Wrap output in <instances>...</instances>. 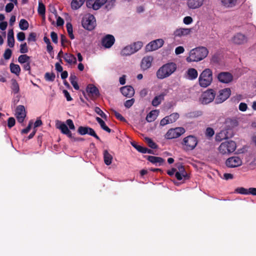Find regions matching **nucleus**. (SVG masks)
I'll list each match as a JSON object with an SVG mask.
<instances>
[{"label":"nucleus","instance_id":"nucleus-54","mask_svg":"<svg viewBox=\"0 0 256 256\" xmlns=\"http://www.w3.org/2000/svg\"><path fill=\"white\" fill-rule=\"evenodd\" d=\"M12 54V51L10 48H7L5 50L4 54V57L6 60H8L10 58Z\"/></svg>","mask_w":256,"mask_h":256},{"label":"nucleus","instance_id":"nucleus-64","mask_svg":"<svg viewBox=\"0 0 256 256\" xmlns=\"http://www.w3.org/2000/svg\"><path fill=\"white\" fill-rule=\"evenodd\" d=\"M238 108L242 112H245L248 108V106L246 103L240 102L239 104Z\"/></svg>","mask_w":256,"mask_h":256},{"label":"nucleus","instance_id":"nucleus-16","mask_svg":"<svg viewBox=\"0 0 256 256\" xmlns=\"http://www.w3.org/2000/svg\"><path fill=\"white\" fill-rule=\"evenodd\" d=\"M15 116L19 122L22 123L24 122L26 116V112L24 106L19 105L16 107Z\"/></svg>","mask_w":256,"mask_h":256},{"label":"nucleus","instance_id":"nucleus-39","mask_svg":"<svg viewBox=\"0 0 256 256\" xmlns=\"http://www.w3.org/2000/svg\"><path fill=\"white\" fill-rule=\"evenodd\" d=\"M11 88L14 94H18L19 92V85L16 80H12Z\"/></svg>","mask_w":256,"mask_h":256},{"label":"nucleus","instance_id":"nucleus-17","mask_svg":"<svg viewBox=\"0 0 256 256\" xmlns=\"http://www.w3.org/2000/svg\"><path fill=\"white\" fill-rule=\"evenodd\" d=\"M115 42L114 37L111 34H107L102 40V44L105 48H111Z\"/></svg>","mask_w":256,"mask_h":256},{"label":"nucleus","instance_id":"nucleus-46","mask_svg":"<svg viewBox=\"0 0 256 256\" xmlns=\"http://www.w3.org/2000/svg\"><path fill=\"white\" fill-rule=\"evenodd\" d=\"M249 188L247 189L243 187L238 188L236 189L235 191L236 192L242 194H248Z\"/></svg>","mask_w":256,"mask_h":256},{"label":"nucleus","instance_id":"nucleus-15","mask_svg":"<svg viewBox=\"0 0 256 256\" xmlns=\"http://www.w3.org/2000/svg\"><path fill=\"white\" fill-rule=\"evenodd\" d=\"M226 164L228 168L238 167L242 164V160L238 156H232L226 160Z\"/></svg>","mask_w":256,"mask_h":256},{"label":"nucleus","instance_id":"nucleus-10","mask_svg":"<svg viewBox=\"0 0 256 256\" xmlns=\"http://www.w3.org/2000/svg\"><path fill=\"white\" fill-rule=\"evenodd\" d=\"M231 94V90L230 88H225L219 91L218 94L216 98V104H220L227 100Z\"/></svg>","mask_w":256,"mask_h":256},{"label":"nucleus","instance_id":"nucleus-2","mask_svg":"<svg viewBox=\"0 0 256 256\" xmlns=\"http://www.w3.org/2000/svg\"><path fill=\"white\" fill-rule=\"evenodd\" d=\"M176 64L173 62H168L162 66L156 72V76L162 80L172 75L176 70Z\"/></svg>","mask_w":256,"mask_h":256},{"label":"nucleus","instance_id":"nucleus-59","mask_svg":"<svg viewBox=\"0 0 256 256\" xmlns=\"http://www.w3.org/2000/svg\"><path fill=\"white\" fill-rule=\"evenodd\" d=\"M50 36L53 42H54V44H58V38L57 34L54 32H52L50 33Z\"/></svg>","mask_w":256,"mask_h":256},{"label":"nucleus","instance_id":"nucleus-11","mask_svg":"<svg viewBox=\"0 0 256 256\" xmlns=\"http://www.w3.org/2000/svg\"><path fill=\"white\" fill-rule=\"evenodd\" d=\"M164 43V41L162 39H157L153 40L148 44L146 46V52H151L155 50L161 48Z\"/></svg>","mask_w":256,"mask_h":256},{"label":"nucleus","instance_id":"nucleus-6","mask_svg":"<svg viewBox=\"0 0 256 256\" xmlns=\"http://www.w3.org/2000/svg\"><path fill=\"white\" fill-rule=\"evenodd\" d=\"M82 24L84 29L92 30L96 26V18L92 14L85 16L82 19Z\"/></svg>","mask_w":256,"mask_h":256},{"label":"nucleus","instance_id":"nucleus-5","mask_svg":"<svg viewBox=\"0 0 256 256\" xmlns=\"http://www.w3.org/2000/svg\"><path fill=\"white\" fill-rule=\"evenodd\" d=\"M236 147V144L234 141H226L220 144L218 147V150L222 154H228L233 152Z\"/></svg>","mask_w":256,"mask_h":256},{"label":"nucleus","instance_id":"nucleus-20","mask_svg":"<svg viewBox=\"0 0 256 256\" xmlns=\"http://www.w3.org/2000/svg\"><path fill=\"white\" fill-rule=\"evenodd\" d=\"M222 6L226 8H232L241 2L240 0H220Z\"/></svg>","mask_w":256,"mask_h":256},{"label":"nucleus","instance_id":"nucleus-13","mask_svg":"<svg viewBox=\"0 0 256 256\" xmlns=\"http://www.w3.org/2000/svg\"><path fill=\"white\" fill-rule=\"evenodd\" d=\"M232 42L236 45L244 44L248 42L247 37L242 33H237L232 38Z\"/></svg>","mask_w":256,"mask_h":256},{"label":"nucleus","instance_id":"nucleus-14","mask_svg":"<svg viewBox=\"0 0 256 256\" xmlns=\"http://www.w3.org/2000/svg\"><path fill=\"white\" fill-rule=\"evenodd\" d=\"M217 78L220 82L228 84L233 80V76L229 72H220L217 76Z\"/></svg>","mask_w":256,"mask_h":256},{"label":"nucleus","instance_id":"nucleus-48","mask_svg":"<svg viewBox=\"0 0 256 256\" xmlns=\"http://www.w3.org/2000/svg\"><path fill=\"white\" fill-rule=\"evenodd\" d=\"M94 112L100 115L102 118L105 120L106 119V115L102 112V110L99 107H96L94 108Z\"/></svg>","mask_w":256,"mask_h":256},{"label":"nucleus","instance_id":"nucleus-57","mask_svg":"<svg viewBox=\"0 0 256 256\" xmlns=\"http://www.w3.org/2000/svg\"><path fill=\"white\" fill-rule=\"evenodd\" d=\"M112 112L116 117V118L122 122L126 121V119L120 114V113L117 112L115 110H112Z\"/></svg>","mask_w":256,"mask_h":256},{"label":"nucleus","instance_id":"nucleus-45","mask_svg":"<svg viewBox=\"0 0 256 256\" xmlns=\"http://www.w3.org/2000/svg\"><path fill=\"white\" fill-rule=\"evenodd\" d=\"M145 142L148 144V146L152 149L156 148L158 146L152 140L149 138H145Z\"/></svg>","mask_w":256,"mask_h":256},{"label":"nucleus","instance_id":"nucleus-38","mask_svg":"<svg viewBox=\"0 0 256 256\" xmlns=\"http://www.w3.org/2000/svg\"><path fill=\"white\" fill-rule=\"evenodd\" d=\"M29 24L28 21L24 19L20 20L19 23V26L22 30H26L28 28Z\"/></svg>","mask_w":256,"mask_h":256},{"label":"nucleus","instance_id":"nucleus-62","mask_svg":"<svg viewBox=\"0 0 256 256\" xmlns=\"http://www.w3.org/2000/svg\"><path fill=\"white\" fill-rule=\"evenodd\" d=\"M17 38L18 40L22 42L26 38L25 34L24 32H19L17 34Z\"/></svg>","mask_w":256,"mask_h":256},{"label":"nucleus","instance_id":"nucleus-50","mask_svg":"<svg viewBox=\"0 0 256 256\" xmlns=\"http://www.w3.org/2000/svg\"><path fill=\"white\" fill-rule=\"evenodd\" d=\"M20 51L22 54H26L28 52V49L26 42L20 44Z\"/></svg>","mask_w":256,"mask_h":256},{"label":"nucleus","instance_id":"nucleus-58","mask_svg":"<svg viewBox=\"0 0 256 256\" xmlns=\"http://www.w3.org/2000/svg\"><path fill=\"white\" fill-rule=\"evenodd\" d=\"M60 41L61 44L63 46H66L65 44L70 43V42L67 40L66 36L64 34H61L60 36Z\"/></svg>","mask_w":256,"mask_h":256},{"label":"nucleus","instance_id":"nucleus-3","mask_svg":"<svg viewBox=\"0 0 256 256\" xmlns=\"http://www.w3.org/2000/svg\"><path fill=\"white\" fill-rule=\"evenodd\" d=\"M213 80L212 72L210 68L204 69L198 78V83L202 88H206L210 85Z\"/></svg>","mask_w":256,"mask_h":256},{"label":"nucleus","instance_id":"nucleus-31","mask_svg":"<svg viewBox=\"0 0 256 256\" xmlns=\"http://www.w3.org/2000/svg\"><path fill=\"white\" fill-rule=\"evenodd\" d=\"M158 112L157 110H154L150 112L146 116V120L148 122H154L157 118Z\"/></svg>","mask_w":256,"mask_h":256},{"label":"nucleus","instance_id":"nucleus-60","mask_svg":"<svg viewBox=\"0 0 256 256\" xmlns=\"http://www.w3.org/2000/svg\"><path fill=\"white\" fill-rule=\"evenodd\" d=\"M108 0H95L94 2L97 5L98 7L97 8V10L100 9L102 6L104 4L106 3Z\"/></svg>","mask_w":256,"mask_h":256},{"label":"nucleus","instance_id":"nucleus-27","mask_svg":"<svg viewBox=\"0 0 256 256\" xmlns=\"http://www.w3.org/2000/svg\"><path fill=\"white\" fill-rule=\"evenodd\" d=\"M58 128L60 130L62 133L66 135L69 138H72V132L65 124L61 123Z\"/></svg>","mask_w":256,"mask_h":256},{"label":"nucleus","instance_id":"nucleus-30","mask_svg":"<svg viewBox=\"0 0 256 256\" xmlns=\"http://www.w3.org/2000/svg\"><path fill=\"white\" fill-rule=\"evenodd\" d=\"M86 0H72L71 2V8L74 10L80 8L84 4Z\"/></svg>","mask_w":256,"mask_h":256},{"label":"nucleus","instance_id":"nucleus-23","mask_svg":"<svg viewBox=\"0 0 256 256\" xmlns=\"http://www.w3.org/2000/svg\"><path fill=\"white\" fill-rule=\"evenodd\" d=\"M145 158L149 162L156 166H160L162 165L164 162V160L160 157L152 156H146Z\"/></svg>","mask_w":256,"mask_h":256},{"label":"nucleus","instance_id":"nucleus-51","mask_svg":"<svg viewBox=\"0 0 256 256\" xmlns=\"http://www.w3.org/2000/svg\"><path fill=\"white\" fill-rule=\"evenodd\" d=\"M116 1V0H109L108 1L107 0V2L106 3V8L108 10L112 9L114 6Z\"/></svg>","mask_w":256,"mask_h":256},{"label":"nucleus","instance_id":"nucleus-42","mask_svg":"<svg viewBox=\"0 0 256 256\" xmlns=\"http://www.w3.org/2000/svg\"><path fill=\"white\" fill-rule=\"evenodd\" d=\"M56 75L54 72H46L44 74V78L46 81L54 82Z\"/></svg>","mask_w":256,"mask_h":256},{"label":"nucleus","instance_id":"nucleus-4","mask_svg":"<svg viewBox=\"0 0 256 256\" xmlns=\"http://www.w3.org/2000/svg\"><path fill=\"white\" fill-rule=\"evenodd\" d=\"M198 143V138L194 136L190 135L185 137L181 144L184 150L190 151L194 150Z\"/></svg>","mask_w":256,"mask_h":256},{"label":"nucleus","instance_id":"nucleus-36","mask_svg":"<svg viewBox=\"0 0 256 256\" xmlns=\"http://www.w3.org/2000/svg\"><path fill=\"white\" fill-rule=\"evenodd\" d=\"M38 14L42 16H44L45 15L46 8H45V6L42 2V1L38 2Z\"/></svg>","mask_w":256,"mask_h":256},{"label":"nucleus","instance_id":"nucleus-33","mask_svg":"<svg viewBox=\"0 0 256 256\" xmlns=\"http://www.w3.org/2000/svg\"><path fill=\"white\" fill-rule=\"evenodd\" d=\"M104 158L106 165L109 166L112 164V156L109 154L107 150H105L104 152Z\"/></svg>","mask_w":256,"mask_h":256},{"label":"nucleus","instance_id":"nucleus-29","mask_svg":"<svg viewBox=\"0 0 256 256\" xmlns=\"http://www.w3.org/2000/svg\"><path fill=\"white\" fill-rule=\"evenodd\" d=\"M166 96L164 93H162L158 96H156L152 100V104L154 106H157L161 102L164 100V96Z\"/></svg>","mask_w":256,"mask_h":256},{"label":"nucleus","instance_id":"nucleus-22","mask_svg":"<svg viewBox=\"0 0 256 256\" xmlns=\"http://www.w3.org/2000/svg\"><path fill=\"white\" fill-rule=\"evenodd\" d=\"M120 92L122 95L128 98H131L134 94V88L130 86H126L121 88Z\"/></svg>","mask_w":256,"mask_h":256},{"label":"nucleus","instance_id":"nucleus-43","mask_svg":"<svg viewBox=\"0 0 256 256\" xmlns=\"http://www.w3.org/2000/svg\"><path fill=\"white\" fill-rule=\"evenodd\" d=\"M130 45L132 48L133 50H134V52H136L142 48L143 44L141 42H137Z\"/></svg>","mask_w":256,"mask_h":256},{"label":"nucleus","instance_id":"nucleus-19","mask_svg":"<svg viewBox=\"0 0 256 256\" xmlns=\"http://www.w3.org/2000/svg\"><path fill=\"white\" fill-rule=\"evenodd\" d=\"M86 91L91 98H96L99 96L100 92L98 88L92 84L88 85Z\"/></svg>","mask_w":256,"mask_h":256},{"label":"nucleus","instance_id":"nucleus-49","mask_svg":"<svg viewBox=\"0 0 256 256\" xmlns=\"http://www.w3.org/2000/svg\"><path fill=\"white\" fill-rule=\"evenodd\" d=\"M88 134L92 136H94L97 140L100 141V137L96 134V133L95 131L93 128L89 127Z\"/></svg>","mask_w":256,"mask_h":256},{"label":"nucleus","instance_id":"nucleus-32","mask_svg":"<svg viewBox=\"0 0 256 256\" xmlns=\"http://www.w3.org/2000/svg\"><path fill=\"white\" fill-rule=\"evenodd\" d=\"M134 53V50H133L131 45H129L124 47L121 51L120 54L123 56H127L132 54Z\"/></svg>","mask_w":256,"mask_h":256},{"label":"nucleus","instance_id":"nucleus-55","mask_svg":"<svg viewBox=\"0 0 256 256\" xmlns=\"http://www.w3.org/2000/svg\"><path fill=\"white\" fill-rule=\"evenodd\" d=\"M36 34L35 32H30L28 36V42H36Z\"/></svg>","mask_w":256,"mask_h":256},{"label":"nucleus","instance_id":"nucleus-1","mask_svg":"<svg viewBox=\"0 0 256 256\" xmlns=\"http://www.w3.org/2000/svg\"><path fill=\"white\" fill-rule=\"evenodd\" d=\"M208 50L204 46H200L190 50L189 56L186 58L188 62H199L206 57Z\"/></svg>","mask_w":256,"mask_h":256},{"label":"nucleus","instance_id":"nucleus-28","mask_svg":"<svg viewBox=\"0 0 256 256\" xmlns=\"http://www.w3.org/2000/svg\"><path fill=\"white\" fill-rule=\"evenodd\" d=\"M64 60L69 64H76V58L72 54L66 53L63 56Z\"/></svg>","mask_w":256,"mask_h":256},{"label":"nucleus","instance_id":"nucleus-34","mask_svg":"<svg viewBox=\"0 0 256 256\" xmlns=\"http://www.w3.org/2000/svg\"><path fill=\"white\" fill-rule=\"evenodd\" d=\"M10 68L12 73L19 76L20 72V68L19 65L11 63L10 65Z\"/></svg>","mask_w":256,"mask_h":256},{"label":"nucleus","instance_id":"nucleus-7","mask_svg":"<svg viewBox=\"0 0 256 256\" xmlns=\"http://www.w3.org/2000/svg\"><path fill=\"white\" fill-rule=\"evenodd\" d=\"M185 132V129L182 127L170 128L166 133L165 138L167 139L177 138L184 134Z\"/></svg>","mask_w":256,"mask_h":256},{"label":"nucleus","instance_id":"nucleus-61","mask_svg":"<svg viewBox=\"0 0 256 256\" xmlns=\"http://www.w3.org/2000/svg\"><path fill=\"white\" fill-rule=\"evenodd\" d=\"M14 5L12 2L8 3L5 8L6 12H11L12 10L14 9Z\"/></svg>","mask_w":256,"mask_h":256},{"label":"nucleus","instance_id":"nucleus-37","mask_svg":"<svg viewBox=\"0 0 256 256\" xmlns=\"http://www.w3.org/2000/svg\"><path fill=\"white\" fill-rule=\"evenodd\" d=\"M30 57L26 54L20 55L18 58V62L21 64H24L29 62Z\"/></svg>","mask_w":256,"mask_h":256},{"label":"nucleus","instance_id":"nucleus-63","mask_svg":"<svg viewBox=\"0 0 256 256\" xmlns=\"http://www.w3.org/2000/svg\"><path fill=\"white\" fill-rule=\"evenodd\" d=\"M8 45L10 47V48H13L14 46V38H12V37H9V38H8Z\"/></svg>","mask_w":256,"mask_h":256},{"label":"nucleus","instance_id":"nucleus-53","mask_svg":"<svg viewBox=\"0 0 256 256\" xmlns=\"http://www.w3.org/2000/svg\"><path fill=\"white\" fill-rule=\"evenodd\" d=\"M134 98H131L126 100L124 104V106L127 108H130L134 104Z\"/></svg>","mask_w":256,"mask_h":256},{"label":"nucleus","instance_id":"nucleus-9","mask_svg":"<svg viewBox=\"0 0 256 256\" xmlns=\"http://www.w3.org/2000/svg\"><path fill=\"white\" fill-rule=\"evenodd\" d=\"M176 168L178 171L176 172L175 176L178 180H181L183 178L186 180L190 178V174L186 172L184 166L181 164H178L176 165Z\"/></svg>","mask_w":256,"mask_h":256},{"label":"nucleus","instance_id":"nucleus-26","mask_svg":"<svg viewBox=\"0 0 256 256\" xmlns=\"http://www.w3.org/2000/svg\"><path fill=\"white\" fill-rule=\"evenodd\" d=\"M186 78L190 80L196 79L198 76L197 70L194 68H190L186 72Z\"/></svg>","mask_w":256,"mask_h":256},{"label":"nucleus","instance_id":"nucleus-47","mask_svg":"<svg viewBox=\"0 0 256 256\" xmlns=\"http://www.w3.org/2000/svg\"><path fill=\"white\" fill-rule=\"evenodd\" d=\"M202 112L201 110H198L193 112H190L188 114V116L190 118H198L202 116Z\"/></svg>","mask_w":256,"mask_h":256},{"label":"nucleus","instance_id":"nucleus-52","mask_svg":"<svg viewBox=\"0 0 256 256\" xmlns=\"http://www.w3.org/2000/svg\"><path fill=\"white\" fill-rule=\"evenodd\" d=\"M16 124V120L14 118L10 117L8 120V126L9 128L13 127Z\"/></svg>","mask_w":256,"mask_h":256},{"label":"nucleus","instance_id":"nucleus-44","mask_svg":"<svg viewBox=\"0 0 256 256\" xmlns=\"http://www.w3.org/2000/svg\"><path fill=\"white\" fill-rule=\"evenodd\" d=\"M88 126H80L78 129V132L82 136L88 133Z\"/></svg>","mask_w":256,"mask_h":256},{"label":"nucleus","instance_id":"nucleus-18","mask_svg":"<svg viewBox=\"0 0 256 256\" xmlns=\"http://www.w3.org/2000/svg\"><path fill=\"white\" fill-rule=\"evenodd\" d=\"M234 136V132L231 131H228L223 128L220 132L216 134V140L217 141L220 142L224 139H228L232 138Z\"/></svg>","mask_w":256,"mask_h":256},{"label":"nucleus","instance_id":"nucleus-35","mask_svg":"<svg viewBox=\"0 0 256 256\" xmlns=\"http://www.w3.org/2000/svg\"><path fill=\"white\" fill-rule=\"evenodd\" d=\"M96 122L100 124L101 128L107 132L108 133H110L112 131L111 129L106 124L105 122L100 118L96 117Z\"/></svg>","mask_w":256,"mask_h":256},{"label":"nucleus","instance_id":"nucleus-56","mask_svg":"<svg viewBox=\"0 0 256 256\" xmlns=\"http://www.w3.org/2000/svg\"><path fill=\"white\" fill-rule=\"evenodd\" d=\"M214 134V132L213 128H208L206 131V136L208 137H212Z\"/></svg>","mask_w":256,"mask_h":256},{"label":"nucleus","instance_id":"nucleus-21","mask_svg":"<svg viewBox=\"0 0 256 256\" xmlns=\"http://www.w3.org/2000/svg\"><path fill=\"white\" fill-rule=\"evenodd\" d=\"M191 32L192 28H180L175 30L173 34L174 38H181L190 34Z\"/></svg>","mask_w":256,"mask_h":256},{"label":"nucleus","instance_id":"nucleus-41","mask_svg":"<svg viewBox=\"0 0 256 256\" xmlns=\"http://www.w3.org/2000/svg\"><path fill=\"white\" fill-rule=\"evenodd\" d=\"M95 0H86V6L88 8H92L94 10H97V8H98L96 4L94 2Z\"/></svg>","mask_w":256,"mask_h":256},{"label":"nucleus","instance_id":"nucleus-40","mask_svg":"<svg viewBox=\"0 0 256 256\" xmlns=\"http://www.w3.org/2000/svg\"><path fill=\"white\" fill-rule=\"evenodd\" d=\"M179 118V114L177 112L172 113L170 116H167V118L170 120V123L172 124L175 122Z\"/></svg>","mask_w":256,"mask_h":256},{"label":"nucleus","instance_id":"nucleus-25","mask_svg":"<svg viewBox=\"0 0 256 256\" xmlns=\"http://www.w3.org/2000/svg\"><path fill=\"white\" fill-rule=\"evenodd\" d=\"M153 58L151 56H144L141 62V68L143 70L150 68L152 65Z\"/></svg>","mask_w":256,"mask_h":256},{"label":"nucleus","instance_id":"nucleus-8","mask_svg":"<svg viewBox=\"0 0 256 256\" xmlns=\"http://www.w3.org/2000/svg\"><path fill=\"white\" fill-rule=\"evenodd\" d=\"M216 93L213 89H208L202 95L201 102L202 104H208L214 100Z\"/></svg>","mask_w":256,"mask_h":256},{"label":"nucleus","instance_id":"nucleus-12","mask_svg":"<svg viewBox=\"0 0 256 256\" xmlns=\"http://www.w3.org/2000/svg\"><path fill=\"white\" fill-rule=\"evenodd\" d=\"M238 122L236 118H227L224 124V128L226 130L233 132V129L237 126Z\"/></svg>","mask_w":256,"mask_h":256},{"label":"nucleus","instance_id":"nucleus-24","mask_svg":"<svg viewBox=\"0 0 256 256\" xmlns=\"http://www.w3.org/2000/svg\"><path fill=\"white\" fill-rule=\"evenodd\" d=\"M187 6L190 9H196L202 6L204 0H186Z\"/></svg>","mask_w":256,"mask_h":256}]
</instances>
